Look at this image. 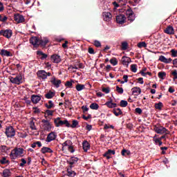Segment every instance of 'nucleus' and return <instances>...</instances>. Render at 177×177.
Returning <instances> with one entry per match:
<instances>
[{"label":"nucleus","mask_w":177,"mask_h":177,"mask_svg":"<svg viewBox=\"0 0 177 177\" xmlns=\"http://www.w3.org/2000/svg\"><path fill=\"white\" fill-rule=\"evenodd\" d=\"M24 153V149L23 148L16 147L11 151L10 158L12 160H16L19 156H21Z\"/></svg>","instance_id":"obj_1"},{"label":"nucleus","mask_w":177,"mask_h":177,"mask_svg":"<svg viewBox=\"0 0 177 177\" xmlns=\"http://www.w3.org/2000/svg\"><path fill=\"white\" fill-rule=\"evenodd\" d=\"M4 133L7 138H13L16 136V130L12 126H7Z\"/></svg>","instance_id":"obj_2"},{"label":"nucleus","mask_w":177,"mask_h":177,"mask_svg":"<svg viewBox=\"0 0 177 177\" xmlns=\"http://www.w3.org/2000/svg\"><path fill=\"white\" fill-rule=\"evenodd\" d=\"M42 128L44 131H46L47 132H50L52 131V124L49 120H41Z\"/></svg>","instance_id":"obj_3"},{"label":"nucleus","mask_w":177,"mask_h":177,"mask_svg":"<svg viewBox=\"0 0 177 177\" xmlns=\"http://www.w3.org/2000/svg\"><path fill=\"white\" fill-rule=\"evenodd\" d=\"M0 35L7 38V39H10L13 35V31L10 29H3L0 30Z\"/></svg>","instance_id":"obj_4"},{"label":"nucleus","mask_w":177,"mask_h":177,"mask_svg":"<svg viewBox=\"0 0 177 177\" xmlns=\"http://www.w3.org/2000/svg\"><path fill=\"white\" fill-rule=\"evenodd\" d=\"M79 160L80 159L77 157H71V158L66 161L67 164L69 165L68 168H74V167H75V165H77V164L78 163Z\"/></svg>","instance_id":"obj_5"},{"label":"nucleus","mask_w":177,"mask_h":177,"mask_svg":"<svg viewBox=\"0 0 177 177\" xmlns=\"http://www.w3.org/2000/svg\"><path fill=\"white\" fill-rule=\"evenodd\" d=\"M126 15L129 21L132 22L133 21V20H135V14L133 13V11L132 10V9L128 8L126 10Z\"/></svg>","instance_id":"obj_6"},{"label":"nucleus","mask_w":177,"mask_h":177,"mask_svg":"<svg viewBox=\"0 0 177 177\" xmlns=\"http://www.w3.org/2000/svg\"><path fill=\"white\" fill-rule=\"evenodd\" d=\"M23 80V76L21 75H17L15 77L10 78V82L12 84H16L17 85H20L21 84V80Z\"/></svg>","instance_id":"obj_7"},{"label":"nucleus","mask_w":177,"mask_h":177,"mask_svg":"<svg viewBox=\"0 0 177 177\" xmlns=\"http://www.w3.org/2000/svg\"><path fill=\"white\" fill-rule=\"evenodd\" d=\"M56 138H57L56 133L51 131L48 134L46 142L50 143V142H52V140H56Z\"/></svg>","instance_id":"obj_8"},{"label":"nucleus","mask_w":177,"mask_h":177,"mask_svg":"<svg viewBox=\"0 0 177 177\" xmlns=\"http://www.w3.org/2000/svg\"><path fill=\"white\" fill-rule=\"evenodd\" d=\"M153 131H155V132H156V133H159L160 135H162L163 133H165V132H167V130L165 127H162V126H155L153 128Z\"/></svg>","instance_id":"obj_9"},{"label":"nucleus","mask_w":177,"mask_h":177,"mask_svg":"<svg viewBox=\"0 0 177 177\" xmlns=\"http://www.w3.org/2000/svg\"><path fill=\"white\" fill-rule=\"evenodd\" d=\"M14 20L17 24H19V23H24L25 19L23 15L16 14L14 15Z\"/></svg>","instance_id":"obj_10"},{"label":"nucleus","mask_w":177,"mask_h":177,"mask_svg":"<svg viewBox=\"0 0 177 177\" xmlns=\"http://www.w3.org/2000/svg\"><path fill=\"white\" fill-rule=\"evenodd\" d=\"M127 17L124 15H119L116 16V23L118 24H124L125 23Z\"/></svg>","instance_id":"obj_11"},{"label":"nucleus","mask_w":177,"mask_h":177,"mask_svg":"<svg viewBox=\"0 0 177 177\" xmlns=\"http://www.w3.org/2000/svg\"><path fill=\"white\" fill-rule=\"evenodd\" d=\"M39 80H46V71L41 70L37 72Z\"/></svg>","instance_id":"obj_12"},{"label":"nucleus","mask_w":177,"mask_h":177,"mask_svg":"<svg viewBox=\"0 0 177 177\" xmlns=\"http://www.w3.org/2000/svg\"><path fill=\"white\" fill-rule=\"evenodd\" d=\"M30 44L33 45L34 48H38V42L39 41V39L37 37H32L29 39Z\"/></svg>","instance_id":"obj_13"},{"label":"nucleus","mask_w":177,"mask_h":177,"mask_svg":"<svg viewBox=\"0 0 177 177\" xmlns=\"http://www.w3.org/2000/svg\"><path fill=\"white\" fill-rule=\"evenodd\" d=\"M51 84L55 86V88H59L60 84H62V80H56L55 77H53L50 80Z\"/></svg>","instance_id":"obj_14"},{"label":"nucleus","mask_w":177,"mask_h":177,"mask_svg":"<svg viewBox=\"0 0 177 177\" xmlns=\"http://www.w3.org/2000/svg\"><path fill=\"white\" fill-rule=\"evenodd\" d=\"M164 32L165 34H168V35H174L175 34V30L174 29V27L171 26H168L164 30Z\"/></svg>","instance_id":"obj_15"},{"label":"nucleus","mask_w":177,"mask_h":177,"mask_svg":"<svg viewBox=\"0 0 177 177\" xmlns=\"http://www.w3.org/2000/svg\"><path fill=\"white\" fill-rule=\"evenodd\" d=\"M51 60L53 63L59 64L62 62V58H60V56L57 54H54L51 55Z\"/></svg>","instance_id":"obj_16"},{"label":"nucleus","mask_w":177,"mask_h":177,"mask_svg":"<svg viewBox=\"0 0 177 177\" xmlns=\"http://www.w3.org/2000/svg\"><path fill=\"white\" fill-rule=\"evenodd\" d=\"M54 124L57 128H59V127H63L64 120H61V118L58 117L54 119Z\"/></svg>","instance_id":"obj_17"},{"label":"nucleus","mask_w":177,"mask_h":177,"mask_svg":"<svg viewBox=\"0 0 177 177\" xmlns=\"http://www.w3.org/2000/svg\"><path fill=\"white\" fill-rule=\"evenodd\" d=\"M131 62V59L127 56H123L122 57V64H123V66H127V67H128Z\"/></svg>","instance_id":"obj_18"},{"label":"nucleus","mask_w":177,"mask_h":177,"mask_svg":"<svg viewBox=\"0 0 177 177\" xmlns=\"http://www.w3.org/2000/svg\"><path fill=\"white\" fill-rule=\"evenodd\" d=\"M160 62H162V63H165V64H169L172 62V59L171 58L167 59L165 56L160 55L159 57Z\"/></svg>","instance_id":"obj_19"},{"label":"nucleus","mask_w":177,"mask_h":177,"mask_svg":"<svg viewBox=\"0 0 177 177\" xmlns=\"http://www.w3.org/2000/svg\"><path fill=\"white\" fill-rule=\"evenodd\" d=\"M102 16L104 21H110V20H111V17H113L111 13L109 12H103Z\"/></svg>","instance_id":"obj_20"},{"label":"nucleus","mask_w":177,"mask_h":177,"mask_svg":"<svg viewBox=\"0 0 177 177\" xmlns=\"http://www.w3.org/2000/svg\"><path fill=\"white\" fill-rule=\"evenodd\" d=\"M41 100V96L37 95H32L31 96V102H33L34 104H37Z\"/></svg>","instance_id":"obj_21"},{"label":"nucleus","mask_w":177,"mask_h":177,"mask_svg":"<svg viewBox=\"0 0 177 177\" xmlns=\"http://www.w3.org/2000/svg\"><path fill=\"white\" fill-rule=\"evenodd\" d=\"M132 94L135 95V96H138V95H140L142 93V90L140 87H133L131 88Z\"/></svg>","instance_id":"obj_22"},{"label":"nucleus","mask_w":177,"mask_h":177,"mask_svg":"<svg viewBox=\"0 0 177 177\" xmlns=\"http://www.w3.org/2000/svg\"><path fill=\"white\" fill-rule=\"evenodd\" d=\"M41 153H42V154H46V153H53V150H52V149H50V147H43L41 149Z\"/></svg>","instance_id":"obj_23"},{"label":"nucleus","mask_w":177,"mask_h":177,"mask_svg":"<svg viewBox=\"0 0 177 177\" xmlns=\"http://www.w3.org/2000/svg\"><path fill=\"white\" fill-rule=\"evenodd\" d=\"M82 147H83V150L86 152L88 151V150H89L91 149V145L89 144V142L86 140H84L82 142Z\"/></svg>","instance_id":"obj_24"},{"label":"nucleus","mask_w":177,"mask_h":177,"mask_svg":"<svg viewBox=\"0 0 177 177\" xmlns=\"http://www.w3.org/2000/svg\"><path fill=\"white\" fill-rule=\"evenodd\" d=\"M73 167H68L66 172H67V176L69 177H74L75 176V175H77V173H75V171H72Z\"/></svg>","instance_id":"obj_25"},{"label":"nucleus","mask_w":177,"mask_h":177,"mask_svg":"<svg viewBox=\"0 0 177 177\" xmlns=\"http://www.w3.org/2000/svg\"><path fill=\"white\" fill-rule=\"evenodd\" d=\"M0 55H1V56H7L8 57L12 56L10 51L5 49L1 50Z\"/></svg>","instance_id":"obj_26"},{"label":"nucleus","mask_w":177,"mask_h":177,"mask_svg":"<svg viewBox=\"0 0 177 177\" xmlns=\"http://www.w3.org/2000/svg\"><path fill=\"white\" fill-rule=\"evenodd\" d=\"M48 42H49V40H48L47 39H44V40H41L39 39V42H38V46H42L43 48H45V46H46V44H48Z\"/></svg>","instance_id":"obj_27"},{"label":"nucleus","mask_w":177,"mask_h":177,"mask_svg":"<svg viewBox=\"0 0 177 177\" xmlns=\"http://www.w3.org/2000/svg\"><path fill=\"white\" fill-rule=\"evenodd\" d=\"M37 55H38V56H41L40 57V59L41 60H45V59H46V57H48V55L44 53V52H42L41 50H37Z\"/></svg>","instance_id":"obj_28"},{"label":"nucleus","mask_w":177,"mask_h":177,"mask_svg":"<svg viewBox=\"0 0 177 177\" xmlns=\"http://www.w3.org/2000/svg\"><path fill=\"white\" fill-rule=\"evenodd\" d=\"M55 95L56 93L50 91L48 93L45 94V97L46 99H52Z\"/></svg>","instance_id":"obj_29"},{"label":"nucleus","mask_w":177,"mask_h":177,"mask_svg":"<svg viewBox=\"0 0 177 177\" xmlns=\"http://www.w3.org/2000/svg\"><path fill=\"white\" fill-rule=\"evenodd\" d=\"M113 114L116 116L118 117V115H122V111L120 108L118 109H114L113 110Z\"/></svg>","instance_id":"obj_30"},{"label":"nucleus","mask_w":177,"mask_h":177,"mask_svg":"<svg viewBox=\"0 0 177 177\" xmlns=\"http://www.w3.org/2000/svg\"><path fill=\"white\" fill-rule=\"evenodd\" d=\"M10 175H12V172H10V170L9 169H5L3 171V177H9L10 176Z\"/></svg>","instance_id":"obj_31"},{"label":"nucleus","mask_w":177,"mask_h":177,"mask_svg":"<svg viewBox=\"0 0 177 177\" xmlns=\"http://www.w3.org/2000/svg\"><path fill=\"white\" fill-rule=\"evenodd\" d=\"M158 77L160 80H165V77H167V73L165 71H160L158 73Z\"/></svg>","instance_id":"obj_32"},{"label":"nucleus","mask_w":177,"mask_h":177,"mask_svg":"<svg viewBox=\"0 0 177 177\" xmlns=\"http://www.w3.org/2000/svg\"><path fill=\"white\" fill-rule=\"evenodd\" d=\"M45 106L48 110H50V109H53V107H55V104H53V102H52V100H49L48 104H45Z\"/></svg>","instance_id":"obj_33"},{"label":"nucleus","mask_w":177,"mask_h":177,"mask_svg":"<svg viewBox=\"0 0 177 177\" xmlns=\"http://www.w3.org/2000/svg\"><path fill=\"white\" fill-rule=\"evenodd\" d=\"M122 156L127 157V156H131V151L123 149L121 151Z\"/></svg>","instance_id":"obj_34"},{"label":"nucleus","mask_w":177,"mask_h":177,"mask_svg":"<svg viewBox=\"0 0 177 177\" xmlns=\"http://www.w3.org/2000/svg\"><path fill=\"white\" fill-rule=\"evenodd\" d=\"M85 89V85L81 84H77L76 85V91L78 92H81V91Z\"/></svg>","instance_id":"obj_35"},{"label":"nucleus","mask_w":177,"mask_h":177,"mask_svg":"<svg viewBox=\"0 0 177 177\" xmlns=\"http://www.w3.org/2000/svg\"><path fill=\"white\" fill-rule=\"evenodd\" d=\"M71 145H73V142H71V140H68L65 141L64 143H62V150H64V147H66V146L68 147Z\"/></svg>","instance_id":"obj_36"},{"label":"nucleus","mask_w":177,"mask_h":177,"mask_svg":"<svg viewBox=\"0 0 177 177\" xmlns=\"http://www.w3.org/2000/svg\"><path fill=\"white\" fill-rule=\"evenodd\" d=\"M162 107H164V104L161 102L155 104V109L156 110H161Z\"/></svg>","instance_id":"obj_37"},{"label":"nucleus","mask_w":177,"mask_h":177,"mask_svg":"<svg viewBox=\"0 0 177 177\" xmlns=\"http://www.w3.org/2000/svg\"><path fill=\"white\" fill-rule=\"evenodd\" d=\"M109 62L112 66H117L118 64V60L115 57L111 58Z\"/></svg>","instance_id":"obj_38"},{"label":"nucleus","mask_w":177,"mask_h":177,"mask_svg":"<svg viewBox=\"0 0 177 177\" xmlns=\"http://www.w3.org/2000/svg\"><path fill=\"white\" fill-rule=\"evenodd\" d=\"M79 125V122L77 120H73L72 121V124H71V128H77Z\"/></svg>","instance_id":"obj_39"},{"label":"nucleus","mask_w":177,"mask_h":177,"mask_svg":"<svg viewBox=\"0 0 177 177\" xmlns=\"http://www.w3.org/2000/svg\"><path fill=\"white\" fill-rule=\"evenodd\" d=\"M90 109H91V110H97L99 109V104L96 103H92L90 105Z\"/></svg>","instance_id":"obj_40"},{"label":"nucleus","mask_w":177,"mask_h":177,"mask_svg":"<svg viewBox=\"0 0 177 177\" xmlns=\"http://www.w3.org/2000/svg\"><path fill=\"white\" fill-rule=\"evenodd\" d=\"M0 164H2V165H5V164H9V160H6V157H3L0 160Z\"/></svg>","instance_id":"obj_41"},{"label":"nucleus","mask_w":177,"mask_h":177,"mask_svg":"<svg viewBox=\"0 0 177 177\" xmlns=\"http://www.w3.org/2000/svg\"><path fill=\"white\" fill-rule=\"evenodd\" d=\"M131 70L132 71V73H136V71H138V65L136 64H131Z\"/></svg>","instance_id":"obj_42"},{"label":"nucleus","mask_w":177,"mask_h":177,"mask_svg":"<svg viewBox=\"0 0 177 177\" xmlns=\"http://www.w3.org/2000/svg\"><path fill=\"white\" fill-rule=\"evenodd\" d=\"M30 129H32V131H37V127H35V122H34L33 120L30 121Z\"/></svg>","instance_id":"obj_43"},{"label":"nucleus","mask_w":177,"mask_h":177,"mask_svg":"<svg viewBox=\"0 0 177 177\" xmlns=\"http://www.w3.org/2000/svg\"><path fill=\"white\" fill-rule=\"evenodd\" d=\"M120 107H127L128 106V102L126 100H121L120 104Z\"/></svg>","instance_id":"obj_44"},{"label":"nucleus","mask_w":177,"mask_h":177,"mask_svg":"<svg viewBox=\"0 0 177 177\" xmlns=\"http://www.w3.org/2000/svg\"><path fill=\"white\" fill-rule=\"evenodd\" d=\"M8 20V17L0 15V21H2L3 23H6V21Z\"/></svg>","instance_id":"obj_45"},{"label":"nucleus","mask_w":177,"mask_h":177,"mask_svg":"<svg viewBox=\"0 0 177 177\" xmlns=\"http://www.w3.org/2000/svg\"><path fill=\"white\" fill-rule=\"evenodd\" d=\"M127 49H128V43L124 41L122 43V50H127Z\"/></svg>","instance_id":"obj_46"},{"label":"nucleus","mask_w":177,"mask_h":177,"mask_svg":"<svg viewBox=\"0 0 177 177\" xmlns=\"http://www.w3.org/2000/svg\"><path fill=\"white\" fill-rule=\"evenodd\" d=\"M171 75H173V81H176L177 80V71L176 69H174L172 72H171Z\"/></svg>","instance_id":"obj_47"},{"label":"nucleus","mask_w":177,"mask_h":177,"mask_svg":"<svg viewBox=\"0 0 177 177\" xmlns=\"http://www.w3.org/2000/svg\"><path fill=\"white\" fill-rule=\"evenodd\" d=\"M116 91L118 92V93H120V95H122V93H124V88L116 86Z\"/></svg>","instance_id":"obj_48"},{"label":"nucleus","mask_w":177,"mask_h":177,"mask_svg":"<svg viewBox=\"0 0 177 177\" xmlns=\"http://www.w3.org/2000/svg\"><path fill=\"white\" fill-rule=\"evenodd\" d=\"M0 149H1V151H3L4 153L8 151V150L10 149V148L8 147L6 145H1L0 147Z\"/></svg>","instance_id":"obj_49"},{"label":"nucleus","mask_w":177,"mask_h":177,"mask_svg":"<svg viewBox=\"0 0 177 177\" xmlns=\"http://www.w3.org/2000/svg\"><path fill=\"white\" fill-rule=\"evenodd\" d=\"M138 48H146L147 46V44H146V42L142 41L138 43Z\"/></svg>","instance_id":"obj_50"},{"label":"nucleus","mask_w":177,"mask_h":177,"mask_svg":"<svg viewBox=\"0 0 177 177\" xmlns=\"http://www.w3.org/2000/svg\"><path fill=\"white\" fill-rule=\"evenodd\" d=\"M171 57H177V50L175 49L171 50Z\"/></svg>","instance_id":"obj_51"},{"label":"nucleus","mask_w":177,"mask_h":177,"mask_svg":"<svg viewBox=\"0 0 177 177\" xmlns=\"http://www.w3.org/2000/svg\"><path fill=\"white\" fill-rule=\"evenodd\" d=\"M105 105L107 106V107H109V109H113V101L110 100L105 103Z\"/></svg>","instance_id":"obj_52"},{"label":"nucleus","mask_w":177,"mask_h":177,"mask_svg":"<svg viewBox=\"0 0 177 177\" xmlns=\"http://www.w3.org/2000/svg\"><path fill=\"white\" fill-rule=\"evenodd\" d=\"M53 113H55V111L52 110H46V114L49 117L50 115H53Z\"/></svg>","instance_id":"obj_53"},{"label":"nucleus","mask_w":177,"mask_h":177,"mask_svg":"<svg viewBox=\"0 0 177 177\" xmlns=\"http://www.w3.org/2000/svg\"><path fill=\"white\" fill-rule=\"evenodd\" d=\"M102 91L104 93H110V87H102Z\"/></svg>","instance_id":"obj_54"},{"label":"nucleus","mask_w":177,"mask_h":177,"mask_svg":"<svg viewBox=\"0 0 177 177\" xmlns=\"http://www.w3.org/2000/svg\"><path fill=\"white\" fill-rule=\"evenodd\" d=\"M94 45L96 46V48H100V46H102V44L98 40L94 41Z\"/></svg>","instance_id":"obj_55"},{"label":"nucleus","mask_w":177,"mask_h":177,"mask_svg":"<svg viewBox=\"0 0 177 177\" xmlns=\"http://www.w3.org/2000/svg\"><path fill=\"white\" fill-rule=\"evenodd\" d=\"M91 118H92V115L91 114L88 115V116H86L85 115H82V119L85 120V121H88Z\"/></svg>","instance_id":"obj_56"},{"label":"nucleus","mask_w":177,"mask_h":177,"mask_svg":"<svg viewBox=\"0 0 177 177\" xmlns=\"http://www.w3.org/2000/svg\"><path fill=\"white\" fill-rule=\"evenodd\" d=\"M68 150L70 151V153H74L75 150L74 149V147H73V145H71L68 147Z\"/></svg>","instance_id":"obj_57"},{"label":"nucleus","mask_w":177,"mask_h":177,"mask_svg":"<svg viewBox=\"0 0 177 177\" xmlns=\"http://www.w3.org/2000/svg\"><path fill=\"white\" fill-rule=\"evenodd\" d=\"M21 162L19 164V165L22 167H24V165H26V164H27V160H26V159H24V158H21Z\"/></svg>","instance_id":"obj_58"},{"label":"nucleus","mask_w":177,"mask_h":177,"mask_svg":"<svg viewBox=\"0 0 177 177\" xmlns=\"http://www.w3.org/2000/svg\"><path fill=\"white\" fill-rule=\"evenodd\" d=\"M71 81L72 82L67 81L65 84V86H68V88H71V86H73V80Z\"/></svg>","instance_id":"obj_59"},{"label":"nucleus","mask_w":177,"mask_h":177,"mask_svg":"<svg viewBox=\"0 0 177 177\" xmlns=\"http://www.w3.org/2000/svg\"><path fill=\"white\" fill-rule=\"evenodd\" d=\"M34 111L35 114H39V113H41V110H39V109H38V107H33L32 108Z\"/></svg>","instance_id":"obj_60"},{"label":"nucleus","mask_w":177,"mask_h":177,"mask_svg":"<svg viewBox=\"0 0 177 177\" xmlns=\"http://www.w3.org/2000/svg\"><path fill=\"white\" fill-rule=\"evenodd\" d=\"M64 125H66L67 128H70L71 124H70V123L68 122V120H64Z\"/></svg>","instance_id":"obj_61"},{"label":"nucleus","mask_w":177,"mask_h":177,"mask_svg":"<svg viewBox=\"0 0 177 177\" xmlns=\"http://www.w3.org/2000/svg\"><path fill=\"white\" fill-rule=\"evenodd\" d=\"M160 140H161V139L159 138H156V136L153 137V142H155L156 145H158V142H160Z\"/></svg>","instance_id":"obj_62"},{"label":"nucleus","mask_w":177,"mask_h":177,"mask_svg":"<svg viewBox=\"0 0 177 177\" xmlns=\"http://www.w3.org/2000/svg\"><path fill=\"white\" fill-rule=\"evenodd\" d=\"M82 110H83V113H86V111H88L89 108H88L86 106H82Z\"/></svg>","instance_id":"obj_63"},{"label":"nucleus","mask_w":177,"mask_h":177,"mask_svg":"<svg viewBox=\"0 0 177 177\" xmlns=\"http://www.w3.org/2000/svg\"><path fill=\"white\" fill-rule=\"evenodd\" d=\"M172 62L174 67L177 68V58L174 59Z\"/></svg>","instance_id":"obj_64"}]
</instances>
